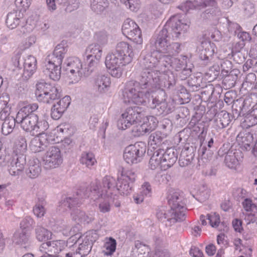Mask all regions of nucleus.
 Segmentation results:
<instances>
[{
    "label": "nucleus",
    "mask_w": 257,
    "mask_h": 257,
    "mask_svg": "<svg viewBox=\"0 0 257 257\" xmlns=\"http://www.w3.org/2000/svg\"><path fill=\"white\" fill-rule=\"evenodd\" d=\"M175 213L176 212H172L171 210L167 211L165 206H160L157 210L156 216L160 220L166 219L171 223H175L180 221L175 216Z\"/></svg>",
    "instance_id": "36"
},
{
    "label": "nucleus",
    "mask_w": 257,
    "mask_h": 257,
    "mask_svg": "<svg viewBox=\"0 0 257 257\" xmlns=\"http://www.w3.org/2000/svg\"><path fill=\"white\" fill-rule=\"evenodd\" d=\"M35 94L39 101L51 103L54 100L61 96V92L54 85L44 81H40L36 84Z\"/></svg>",
    "instance_id": "9"
},
{
    "label": "nucleus",
    "mask_w": 257,
    "mask_h": 257,
    "mask_svg": "<svg viewBox=\"0 0 257 257\" xmlns=\"http://www.w3.org/2000/svg\"><path fill=\"white\" fill-rule=\"evenodd\" d=\"M231 55L233 60L238 64L243 63L247 56V54L243 53L242 51L231 52Z\"/></svg>",
    "instance_id": "64"
},
{
    "label": "nucleus",
    "mask_w": 257,
    "mask_h": 257,
    "mask_svg": "<svg viewBox=\"0 0 257 257\" xmlns=\"http://www.w3.org/2000/svg\"><path fill=\"white\" fill-rule=\"evenodd\" d=\"M66 246V242L63 240H57L47 241L43 243L40 247L47 250L51 254L58 256L59 253Z\"/></svg>",
    "instance_id": "28"
},
{
    "label": "nucleus",
    "mask_w": 257,
    "mask_h": 257,
    "mask_svg": "<svg viewBox=\"0 0 257 257\" xmlns=\"http://www.w3.org/2000/svg\"><path fill=\"white\" fill-rule=\"evenodd\" d=\"M15 240L16 243L26 249L29 248L31 246L30 236L24 231L15 234Z\"/></svg>",
    "instance_id": "42"
},
{
    "label": "nucleus",
    "mask_w": 257,
    "mask_h": 257,
    "mask_svg": "<svg viewBox=\"0 0 257 257\" xmlns=\"http://www.w3.org/2000/svg\"><path fill=\"white\" fill-rule=\"evenodd\" d=\"M109 6L108 0H91V10L97 14L103 12Z\"/></svg>",
    "instance_id": "44"
},
{
    "label": "nucleus",
    "mask_w": 257,
    "mask_h": 257,
    "mask_svg": "<svg viewBox=\"0 0 257 257\" xmlns=\"http://www.w3.org/2000/svg\"><path fill=\"white\" fill-rule=\"evenodd\" d=\"M16 122V118H15L13 116L9 117L5 120L2 125V134L7 136L12 133L15 127Z\"/></svg>",
    "instance_id": "43"
},
{
    "label": "nucleus",
    "mask_w": 257,
    "mask_h": 257,
    "mask_svg": "<svg viewBox=\"0 0 257 257\" xmlns=\"http://www.w3.org/2000/svg\"><path fill=\"white\" fill-rule=\"evenodd\" d=\"M142 108L139 106L130 107L118 119L117 125L119 130H125L132 124L141 121Z\"/></svg>",
    "instance_id": "11"
},
{
    "label": "nucleus",
    "mask_w": 257,
    "mask_h": 257,
    "mask_svg": "<svg viewBox=\"0 0 257 257\" xmlns=\"http://www.w3.org/2000/svg\"><path fill=\"white\" fill-rule=\"evenodd\" d=\"M207 4L204 0H186L181 3L177 8L187 13L189 10H201Z\"/></svg>",
    "instance_id": "31"
},
{
    "label": "nucleus",
    "mask_w": 257,
    "mask_h": 257,
    "mask_svg": "<svg viewBox=\"0 0 257 257\" xmlns=\"http://www.w3.org/2000/svg\"><path fill=\"white\" fill-rule=\"evenodd\" d=\"M80 163L87 167L90 168L96 163L94 154L91 152H83L80 159Z\"/></svg>",
    "instance_id": "48"
},
{
    "label": "nucleus",
    "mask_w": 257,
    "mask_h": 257,
    "mask_svg": "<svg viewBox=\"0 0 257 257\" xmlns=\"http://www.w3.org/2000/svg\"><path fill=\"white\" fill-rule=\"evenodd\" d=\"M110 83L108 76L99 75L95 79L94 87L99 93H104L108 90Z\"/></svg>",
    "instance_id": "33"
},
{
    "label": "nucleus",
    "mask_w": 257,
    "mask_h": 257,
    "mask_svg": "<svg viewBox=\"0 0 257 257\" xmlns=\"http://www.w3.org/2000/svg\"><path fill=\"white\" fill-rule=\"evenodd\" d=\"M102 52L101 46L97 43L90 44L86 49V53L88 55L87 56H93L95 58L100 59Z\"/></svg>",
    "instance_id": "49"
},
{
    "label": "nucleus",
    "mask_w": 257,
    "mask_h": 257,
    "mask_svg": "<svg viewBox=\"0 0 257 257\" xmlns=\"http://www.w3.org/2000/svg\"><path fill=\"white\" fill-rule=\"evenodd\" d=\"M99 60L100 59L95 58L93 56H87L85 62L87 65V67L85 68L87 69V75H89L94 71L95 68L98 64Z\"/></svg>",
    "instance_id": "54"
},
{
    "label": "nucleus",
    "mask_w": 257,
    "mask_h": 257,
    "mask_svg": "<svg viewBox=\"0 0 257 257\" xmlns=\"http://www.w3.org/2000/svg\"><path fill=\"white\" fill-rule=\"evenodd\" d=\"M38 134L37 136L31 140L30 144V149L35 153L44 151L50 142V137L47 134L44 132Z\"/></svg>",
    "instance_id": "24"
},
{
    "label": "nucleus",
    "mask_w": 257,
    "mask_h": 257,
    "mask_svg": "<svg viewBox=\"0 0 257 257\" xmlns=\"http://www.w3.org/2000/svg\"><path fill=\"white\" fill-rule=\"evenodd\" d=\"M162 76H160V86L158 88L159 90H163V88H166L167 89H171L173 88L176 84V79L174 74L171 71L167 72L163 76V79L165 80L163 81L162 80Z\"/></svg>",
    "instance_id": "39"
},
{
    "label": "nucleus",
    "mask_w": 257,
    "mask_h": 257,
    "mask_svg": "<svg viewBox=\"0 0 257 257\" xmlns=\"http://www.w3.org/2000/svg\"><path fill=\"white\" fill-rule=\"evenodd\" d=\"M164 56L159 51L151 52L146 53L143 52L140 60V65L142 70L148 71H159L156 69L159 64H162L161 58Z\"/></svg>",
    "instance_id": "17"
},
{
    "label": "nucleus",
    "mask_w": 257,
    "mask_h": 257,
    "mask_svg": "<svg viewBox=\"0 0 257 257\" xmlns=\"http://www.w3.org/2000/svg\"><path fill=\"white\" fill-rule=\"evenodd\" d=\"M254 104L252 98L249 96L236 99L232 105V118L236 119L239 116L244 115L250 108L254 107Z\"/></svg>",
    "instance_id": "20"
},
{
    "label": "nucleus",
    "mask_w": 257,
    "mask_h": 257,
    "mask_svg": "<svg viewBox=\"0 0 257 257\" xmlns=\"http://www.w3.org/2000/svg\"><path fill=\"white\" fill-rule=\"evenodd\" d=\"M168 202L172 212H176L175 216L181 221L185 219V202L183 197L178 192L170 193L168 196Z\"/></svg>",
    "instance_id": "13"
},
{
    "label": "nucleus",
    "mask_w": 257,
    "mask_h": 257,
    "mask_svg": "<svg viewBox=\"0 0 257 257\" xmlns=\"http://www.w3.org/2000/svg\"><path fill=\"white\" fill-rule=\"evenodd\" d=\"M116 185L115 178L106 176L103 178L102 183L95 180L89 185L81 186L77 191V194L81 198L90 197L94 200L105 197L115 199L117 197Z\"/></svg>",
    "instance_id": "3"
},
{
    "label": "nucleus",
    "mask_w": 257,
    "mask_h": 257,
    "mask_svg": "<svg viewBox=\"0 0 257 257\" xmlns=\"http://www.w3.org/2000/svg\"><path fill=\"white\" fill-rule=\"evenodd\" d=\"M183 57L185 58V59L187 58L185 56ZM161 60L162 65H163L165 67L172 68L177 71L182 70L186 64V59H183L181 60L170 55L162 56Z\"/></svg>",
    "instance_id": "26"
},
{
    "label": "nucleus",
    "mask_w": 257,
    "mask_h": 257,
    "mask_svg": "<svg viewBox=\"0 0 257 257\" xmlns=\"http://www.w3.org/2000/svg\"><path fill=\"white\" fill-rule=\"evenodd\" d=\"M196 147L193 146H185L182 150L179 159L181 167H185L190 164L194 158Z\"/></svg>",
    "instance_id": "30"
},
{
    "label": "nucleus",
    "mask_w": 257,
    "mask_h": 257,
    "mask_svg": "<svg viewBox=\"0 0 257 257\" xmlns=\"http://www.w3.org/2000/svg\"><path fill=\"white\" fill-rule=\"evenodd\" d=\"M36 237L39 241H45L51 239V231L41 225H37L35 228Z\"/></svg>",
    "instance_id": "45"
},
{
    "label": "nucleus",
    "mask_w": 257,
    "mask_h": 257,
    "mask_svg": "<svg viewBox=\"0 0 257 257\" xmlns=\"http://www.w3.org/2000/svg\"><path fill=\"white\" fill-rule=\"evenodd\" d=\"M160 71H148L142 70L138 77V82L142 89L151 90L160 86Z\"/></svg>",
    "instance_id": "12"
},
{
    "label": "nucleus",
    "mask_w": 257,
    "mask_h": 257,
    "mask_svg": "<svg viewBox=\"0 0 257 257\" xmlns=\"http://www.w3.org/2000/svg\"><path fill=\"white\" fill-rule=\"evenodd\" d=\"M122 34L135 43L141 45L143 43L142 31L139 26L132 20L126 19L122 26Z\"/></svg>",
    "instance_id": "14"
},
{
    "label": "nucleus",
    "mask_w": 257,
    "mask_h": 257,
    "mask_svg": "<svg viewBox=\"0 0 257 257\" xmlns=\"http://www.w3.org/2000/svg\"><path fill=\"white\" fill-rule=\"evenodd\" d=\"M207 219L209 220L210 225L213 227L216 228L220 224V216L216 213L208 214Z\"/></svg>",
    "instance_id": "60"
},
{
    "label": "nucleus",
    "mask_w": 257,
    "mask_h": 257,
    "mask_svg": "<svg viewBox=\"0 0 257 257\" xmlns=\"http://www.w3.org/2000/svg\"><path fill=\"white\" fill-rule=\"evenodd\" d=\"M215 116L214 123L217 129H222L227 127L232 119H234L232 118V115L230 116V114L225 110L216 113Z\"/></svg>",
    "instance_id": "32"
},
{
    "label": "nucleus",
    "mask_w": 257,
    "mask_h": 257,
    "mask_svg": "<svg viewBox=\"0 0 257 257\" xmlns=\"http://www.w3.org/2000/svg\"><path fill=\"white\" fill-rule=\"evenodd\" d=\"M164 139L163 135L160 132H156L151 134L149 138V144L153 148L160 146Z\"/></svg>",
    "instance_id": "50"
},
{
    "label": "nucleus",
    "mask_w": 257,
    "mask_h": 257,
    "mask_svg": "<svg viewBox=\"0 0 257 257\" xmlns=\"http://www.w3.org/2000/svg\"><path fill=\"white\" fill-rule=\"evenodd\" d=\"M57 5L64 8L67 13H71L79 7V0H55Z\"/></svg>",
    "instance_id": "41"
},
{
    "label": "nucleus",
    "mask_w": 257,
    "mask_h": 257,
    "mask_svg": "<svg viewBox=\"0 0 257 257\" xmlns=\"http://www.w3.org/2000/svg\"><path fill=\"white\" fill-rule=\"evenodd\" d=\"M154 96L151 95L149 91H147L145 93L141 91L133 95V96L131 98H126L123 100V101L125 103L133 102L137 105H144L150 107Z\"/></svg>",
    "instance_id": "27"
},
{
    "label": "nucleus",
    "mask_w": 257,
    "mask_h": 257,
    "mask_svg": "<svg viewBox=\"0 0 257 257\" xmlns=\"http://www.w3.org/2000/svg\"><path fill=\"white\" fill-rule=\"evenodd\" d=\"M67 51V48L65 46V44L63 42L58 44L53 53L48 56L46 60L48 61L47 64H52L53 65L61 67L63 59Z\"/></svg>",
    "instance_id": "22"
},
{
    "label": "nucleus",
    "mask_w": 257,
    "mask_h": 257,
    "mask_svg": "<svg viewBox=\"0 0 257 257\" xmlns=\"http://www.w3.org/2000/svg\"><path fill=\"white\" fill-rule=\"evenodd\" d=\"M150 251V248L148 246L142 244L138 240L136 242L135 247L133 249L132 252H134V254L142 253L149 254Z\"/></svg>",
    "instance_id": "56"
},
{
    "label": "nucleus",
    "mask_w": 257,
    "mask_h": 257,
    "mask_svg": "<svg viewBox=\"0 0 257 257\" xmlns=\"http://www.w3.org/2000/svg\"><path fill=\"white\" fill-rule=\"evenodd\" d=\"M188 23L183 22L179 15L172 16L166 22L163 28L151 40V44L156 49L155 51L161 52L170 42L171 36L173 38L183 37L189 28Z\"/></svg>",
    "instance_id": "1"
},
{
    "label": "nucleus",
    "mask_w": 257,
    "mask_h": 257,
    "mask_svg": "<svg viewBox=\"0 0 257 257\" xmlns=\"http://www.w3.org/2000/svg\"><path fill=\"white\" fill-rule=\"evenodd\" d=\"M27 150V144L25 136L19 135L16 142L14 149V157L11 162L12 167L9 173L12 176L20 175L26 164V156L25 153Z\"/></svg>",
    "instance_id": "5"
},
{
    "label": "nucleus",
    "mask_w": 257,
    "mask_h": 257,
    "mask_svg": "<svg viewBox=\"0 0 257 257\" xmlns=\"http://www.w3.org/2000/svg\"><path fill=\"white\" fill-rule=\"evenodd\" d=\"M94 38L99 45H104L107 42L108 36L105 31H100L95 33Z\"/></svg>",
    "instance_id": "59"
},
{
    "label": "nucleus",
    "mask_w": 257,
    "mask_h": 257,
    "mask_svg": "<svg viewBox=\"0 0 257 257\" xmlns=\"http://www.w3.org/2000/svg\"><path fill=\"white\" fill-rule=\"evenodd\" d=\"M214 53V44L209 41L201 42L199 51V57L205 65H208Z\"/></svg>",
    "instance_id": "23"
},
{
    "label": "nucleus",
    "mask_w": 257,
    "mask_h": 257,
    "mask_svg": "<svg viewBox=\"0 0 257 257\" xmlns=\"http://www.w3.org/2000/svg\"><path fill=\"white\" fill-rule=\"evenodd\" d=\"M243 123L246 127H250L257 124V108L252 110L245 114Z\"/></svg>",
    "instance_id": "46"
},
{
    "label": "nucleus",
    "mask_w": 257,
    "mask_h": 257,
    "mask_svg": "<svg viewBox=\"0 0 257 257\" xmlns=\"http://www.w3.org/2000/svg\"><path fill=\"white\" fill-rule=\"evenodd\" d=\"M220 66L222 75H228L230 70L232 68V62L228 60H222L220 62Z\"/></svg>",
    "instance_id": "61"
},
{
    "label": "nucleus",
    "mask_w": 257,
    "mask_h": 257,
    "mask_svg": "<svg viewBox=\"0 0 257 257\" xmlns=\"http://www.w3.org/2000/svg\"><path fill=\"white\" fill-rule=\"evenodd\" d=\"M141 85L138 81L131 80L128 81L126 84L122 95L123 100L126 98H131L133 95L141 92Z\"/></svg>",
    "instance_id": "37"
},
{
    "label": "nucleus",
    "mask_w": 257,
    "mask_h": 257,
    "mask_svg": "<svg viewBox=\"0 0 257 257\" xmlns=\"http://www.w3.org/2000/svg\"><path fill=\"white\" fill-rule=\"evenodd\" d=\"M76 195L77 196L76 198L69 197L62 200L60 202L59 210H62L63 211L72 210L71 216L74 221L78 223L82 222L89 223L94 218L92 216L87 215L80 208L77 207V206H79L81 203V201L79 200L83 198L80 197L77 194Z\"/></svg>",
    "instance_id": "7"
},
{
    "label": "nucleus",
    "mask_w": 257,
    "mask_h": 257,
    "mask_svg": "<svg viewBox=\"0 0 257 257\" xmlns=\"http://www.w3.org/2000/svg\"><path fill=\"white\" fill-rule=\"evenodd\" d=\"M204 1L207 2L208 4L203 8L206 9L200 15L203 19H210L215 16L219 15L220 11L215 7V2L214 0Z\"/></svg>",
    "instance_id": "35"
},
{
    "label": "nucleus",
    "mask_w": 257,
    "mask_h": 257,
    "mask_svg": "<svg viewBox=\"0 0 257 257\" xmlns=\"http://www.w3.org/2000/svg\"><path fill=\"white\" fill-rule=\"evenodd\" d=\"M41 172V167L40 161L37 159L30 160L29 168L26 170L27 175L30 178L37 177Z\"/></svg>",
    "instance_id": "38"
},
{
    "label": "nucleus",
    "mask_w": 257,
    "mask_h": 257,
    "mask_svg": "<svg viewBox=\"0 0 257 257\" xmlns=\"http://www.w3.org/2000/svg\"><path fill=\"white\" fill-rule=\"evenodd\" d=\"M44 200L41 199L39 200V202L37 203L33 209V212L35 215L38 217H41L45 213V209L44 207Z\"/></svg>",
    "instance_id": "58"
},
{
    "label": "nucleus",
    "mask_w": 257,
    "mask_h": 257,
    "mask_svg": "<svg viewBox=\"0 0 257 257\" xmlns=\"http://www.w3.org/2000/svg\"><path fill=\"white\" fill-rule=\"evenodd\" d=\"M253 134L246 131L240 132L237 137V140L241 142L246 148L253 143Z\"/></svg>",
    "instance_id": "47"
},
{
    "label": "nucleus",
    "mask_w": 257,
    "mask_h": 257,
    "mask_svg": "<svg viewBox=\"0 0 257 257\" xmlns=\"http://www.w3.org/2000/svg\"><path fill=\"white\" fill-rule=\"evenodd\" d=\"M102 198L104 200L100 202L99 204V209L101 212L104 213L110 211V200L112 198H107V197H105V198L103 197Z\"/></svg>",
    "instance_id": "62"
},
{
    "label": "nucleus",
    "mask_w": 257,
    "mask_h": 257,
    "mask_svg": "<svg viewBox=\"0 0 257 257\" xmlns=\"http://www.w3.org/2000/svg\"><path fill=\"white\" fill-rule=\"evenodd\" d=\"M139 51L134 49L127 43L120 42L115 50L107 54L105 58V65L109 73L114 77L119 78L122 73V67L131 63L135 55Z\"/></svg>",
    "instance_id": "2"
},
{
    "label": "nucleus",
    "mask_w": 257,
    "mask_h": 257,
    "mask_svg": "<svg viewBox=\"0 0 257 257\" xmlns=\"http://www.w3.org/2000/svg\"><path fill=\"white\" fill-rule=\"evenodd\" d=\"M12 62L15 69L21 70L22 76L25 79H29L34 73L37 68V60L32 55H29L26 59L21 58V53L18 52L12 58Z\"/></svg>",
    "instance_id": "8"
},
{
    "label": "nucleus",
    "mask_w": 257,
    "mask_h": 257,
    "mask_svg": "<svg viewBox=\"0 0 257 257\" xmlns=\"http://www.w3.org/2000/svg\"><path fill=\"white\" fill-rule=\"evenodd\" d=\"M157 95L154 96L150 107L154 109L157 115L167 114L172 109L166 101V94L164 90H159Z\"/></svg>",
    "instance_id": "16"
},
{
    "label": "nucleus",
    "mask_w": 257,
    "mask_h": 257,
    "mask_svg": "<svg viewBox=\"0 0 257 257\" xmlns=\"http://www.w3.org/2000/svg\"><path fill=\"white\" fill-rule=\"evenodd\" d=\"M136 175L135 172L130 170L124 171L121 172L120 176L117 178L116 189L123 195H127L131 191L132 184L136 180Z\"/></svg>",
    "instance_id": "15"
},
{
    "label": "nucleus",
    "mask_w": 257,
    "mask_h": 257,
    "mask_svg": "<svg viewBox=\"0 0 257 257\" xmlns=\"http://www.w3.org/2000/svg\"><path fill=\"white\" fill-rule=\"evenodd\" d=\"M205 144H206V143ZM211 148H209L206 146V144L203 145V143H201L198 150L199 155L202 159H211L213 154Z\"/></svg>",
    "instance_id": "53"
},
{
    "label": "nucleus",
    "mask_w": 257,
    "mask_h": 257,
    "mask_svg": "<svg viewBox=\"0 0 257 257\" xmlns=\"http://www.w3.org/2000/svg\"><path fill=\"white\" fill-rule=\"evenodd\" d=\"M158 121L156 117L153 116L147 117V121L143 124V129H145L146 133L152 131L157 126Z\"/></svg>",
    "instance_id": "52"
},
{
    "label": "nucleus",
    "mask_w": 257,
    "mask_h": 257,
    "mask_svg": "<svg viewBox=\"0 0 257 257\" xmlns=\"http://www.w3.org/2000/svg\"><path fill=\"white\" fill-rule=\"evenodd\" d=\"M189 115V110L186 107L181 106L177 109V114L175 115V119L179 120L180 118L185 119Z\"/></svg>",
    "instance_id": "63"
},
{
    "label": "nucleus",
    "mask_w": 257,
    "mask_h": 257,
    "mask_svg": "<svg viewBox=\"0 0 257 257\" xmlns=\"http://www.w3.org/2000/svg\"><path fill=\"white\" fill-rule=\"evenodd\" d=\"M15 5L19 11L25 12L31 4V0H15Z\"/></svg>",
    "instance_id": "57"
},
{
    "label": "nucleus",
    "mask_w": 257,
    "mask_h": 257,
    "mask_svg": "<svg viewBox=\"0 0 257 257\" xmlns=\"http://www.w3.org/2000/svg\"><path fill=\"white\" fill-rule=\"evenodd\" d=\"M181 44L179 43L174 42L167 45L164 50L161 53L168 54V55H175L179 53L181 51Z\"/></svg>",
    "instance_id": "51"
},
{
    "label": "nucleus",
    "mask_w": 257,
    "mask_h": 257,
    "mask_svg": "<svg viewBox=\"0 0 257 257\" xmlns=\"http://www.w3.org/2000/svg\"><path fill=\"white\" fill-rule=\"evenodd\" d=\"M177 158L178 152L174 148H167L165 151L159 148L154 152L150 160V168L155 170L160 167L161 170H166L174 164Z\"/></svg>",
    "instance_id": "6"
},
{
    "label": "nucleus",
    "mask_w": 257,
    "mask_h": 257,
    "mask_svg": "<svg viewBox=\"0 0 257 257\" xmlns=\"http://www.w3.org/2000/svg\"><path fill=\"white\" fill-rule=\"evenodd\" d=\"M64 69L69 77L72 79V83L78 82L82 75L81 70L82 68V65L81 61L76 57H70L67 59L65 62Z\"/></svg>",
    "instance_id": "19"
},
{
    "label": "nucleus",
    "mask_w": 257,
    "mask_h": 257,
    "mask_svg": "<svg viewBox=\"0 0 257 257\" xmlns=\"http://www.w3.org/2000/svg\"><path fill=\"white\" fill-rule=\"evenodd\" d=\"M97 237V235L93 231H89L82 239V242L80 243L77 249L81 252L82 255H87L91 250L93 242Z\"/></svg>",
    "instance_id": "29"
},
{
    "label": "nucleus",
    "mask_w": 257,
    "mask_h": 257,
    "mask_svg": "<svg viewBox=\"0 0 257 257\" xmlns=\"http://www.w3.org/2000/svg\"><path fill=\"white\" fill-rule=\"evenodd\" d=\"M147 149L146 144L139 142L127 146L123 151V159L129 164L140 162L145 155Z\"/></svg>",
    "instance_id": "10"
},
{
    "label": "nucleus",
    "mask_w": 257,
    "mask_h": 257,
    "mask_svg": "<svg viewBox=\"0 0 257 257\" xmlns=\"http://www.w3.org/2000/svg\"><path fill=\"white\" fill-rule=\"evenodd\" d=\"M218 153L220 156L226 154L224 162L225 165L229 168L235 169L239 165L240 162L242 161L241 152L239 151L229 150L225 151L223 146L219 150Z\"/></svg>",
    "instance_id": "21"
},
{
    "label": "nucleus",
    "mask_w": 257,
    "mask_h": 257,
    "mask_svg": "<svg viewBox=\"0 0 257 257\" xmlns=\"http://www.w3.org/2000/svg\"><path fill=\"white\" fill-rule=\"evenodd\" d=\"M62 162L63 158L60 149L56 146L50 147L43 158L44 167L47 169L56 168Z\"/></svg>",
    "instance_id": "18"
},
{
    "label": "nucleus",
    "mask_w": 257,
    "mask_h": 257,
    "mask_svg": "<svg viewBox=\"0 0 257 257\" xmlns=\"http://www.w3.org/2000/svg\"><path fill=\"white\" fill-rule=\"evenodd\" d=\"M71 102L69 96H65L61 99L56 104H53L51 108V115L53 119H59L67 109Z\"/></svg>",
    "instance_id": "25"
},
{
    "label": "nucleus",
    "mask_w": 257,
    "mask_h": 257,
    "mask_svg": "<svg viewBox=\"0 0 257 257\" xmlns=\"http://www.w3.org/2000/svg\"><path fill=\"white\" fill-rule=\"evenodd\" d=\"M116 244V240L111 237L109 238V241L106 242L104 245L105 249L103 252L104 255H111L115 250Z\"/></svg>",
    "instance_id": "55"
},
{
    "label": "nucleus",
    "mask_w": 257,
    "mask_h": 257,
    "mask_svg": "<svg viewBox=\"0 0 257 257\" xmlns=\"http://www.w3.org/2000/svg\"><path fill=\"white\" fill-rule=\"evenodd\" d=\"M23 13L18 10H13L9 12L7 16L6 20L8 27L11 29L16 28L23 18Z\"/></svg>",
    "instance_id": "34"
},
{
    "label": "nucleus",
    "mask_w": 257,
    "mask_h": 257,
    "mask_svg": "<svg viewBox=\"0 0 257 257\" xmlns=\"http://www.w3.org/2000/svg\"><path fill=\"white\" fill-rule=\"evenodd\" d=\"M61 67L53 65L52 64L47 63L45 65L43 72L51 79L54 81H58L61 77Z\"/></svg>",
    "instance_id": "40"
},
{
    "label": "nucleus",
    "mask_w": 257,
    "mask_h": 257,
    "mask_svg": "<svg viewBox=\"0 0 257 257\" xmlns=\"http://www.w3.org/2000/svg\"><path fill=\"white\" fill-rule=\"evenodd\" d=\"M37 103L29 104L22 107L16 115V120L21 127L27 132L41 133L49 127L48 122L45 119H39L37 114Z\"/></svg>",
    "instance_id": "4"
}]
</instances>
